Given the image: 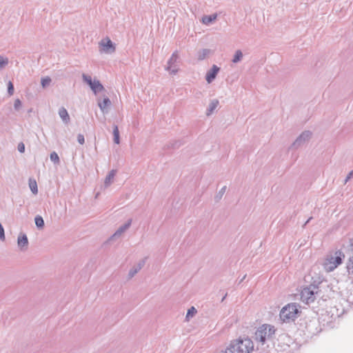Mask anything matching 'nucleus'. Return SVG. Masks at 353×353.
<instances>
[{
  "label": "nucleus",
  "instance_id": "obj_6",
  "mask_svg": "<svg viewBox=\"0 0 353 353\" xmlns=\"http://www.w3.org/2000/svg\"><path fill=\"white\" fill-rule=\"evenodd\" d=\"M342 263L341 252H336V256H328L324 261L323 269L327 272H330L336 268Z\"/></svg>",
  "mask_w": 353,
  "mask_h": 353
},
{
  "label": "nucleus",
  "instance_id": "obj_11",
  "mask_svg": "<svg viewBox=\"0 0 353 353\" xmlns=\"http://www.w3.org/2000/svg\"><path fill=\"white\" fill-rule=\"evenodd\" d=\"M220 68L216 65H213L212 68L207 72L205 75V80L208 83H211L216 78L218 72H219Z\"/></svg>",
  "mask_w": 353,
  "mask_h": 353
},
{
  "label": "nucleus",
  "instance_id": "obj_22",
  "mask_svg": "<svg viewBox=\"0 0 353 353\" xmlns=\"http://www.w3.org/2000/svg\"><path fill=\"white\" fill-rule=\"evenodd\" d=\"M29 187H30L31 192L34 194H37L38 193L37 183L35 180H34V179L29 180Z\"/></svg>",
  "mask_w": 353,
  "mask_h": 353
},
{
  "label": "nucleus",
  "instance_id": "obj_19",
  "mask_svg": "<svg viewBox=\"0 0 353 353\" xmlns=\"http://www.w3.org/2000/svg\"><path fill=\"white\" fill-rule=\"evenodd\" d=\"M210 50L209 49H202L196 54L197 59L199 61L204 60L210 54Z\"/></svg>",
  "mask_w": 353,
  "mask_h": 353
},
{
  "label": "nucleus",
  "instance_id": "obj_20",
  "mask_svg": "<svg viewBox=\"0 0 353 353\" xmlns=\"http://www.w3.org/2000/svg\"><path fill=\"white\" fill-rule=\"evenodd\" d=\"M197 311L194 306H192L188 310V312L185 315V321H189L191 318H192L196 314Z\"/></svg>",
  "mask_w": 353,
  "mask_h": 353
},
{
  "label": "nucleus",
  "instance_id": "obj_34",
  "mask_svg": "<svg viewBox=\"0 0 353 353\" xmlns=\"http://www.w3.org/2000/svg\"><path fill=\"white\" fill-rule=\"evenodd\" d=\"M353 176V170L350 171L346 178L345 179V183H346Z\"/></svg>",
  "mask_w": 353,
  "mask_h": 353
},
{
  "label": "nucleus",
  "instance_id": "obj_29",
  "mask_svg": "<svg viewBox=\"0 0 353 353\" xmlns=\"http://www.w3.org/2000/svg\"><path fill=\"white\" fill-rule=\"evenodd\" d=\"M22 107V103L19 99H16L14 102V108L15 110H19Z\"/></svg>",
  "mask_w": 353,
  "mask_h": 353
},
{
  "label": "nucleus",
  "instance_id": "obj_30",
  "mask_svg": "<svg viewBox=\"0 0 353 353\" xmlns=\"http://www.w3.org/2000/svg\"><path fill=\"white\" fill-rule=\"evenodd\" d=\"M8 93L9 96H12L14 93V86L10 81L8 82Z\"/></svg>",
  "mask_w": 353,
  "mask_h": 353
},
{
  "label": "nucleus",
  "instance_id": "obj_18",
  "mask_svg": "<svg viewBox=\"0 0 353 353\" xmlns=\"http://www.w3.org/2000/svg\"><path fill=\"white\" fill-rule=\"evenodd\" d=\"M217 18V14H213L211 15H205L202 17V23L205 25H209L214 21H215Z\"/></svg>",
  "mask_w": 353,
  "mask_h": 353
},
{
  "label": "nucleus",
  "instance_id": "obj_4",
  "mask_svg": "<svg viewBox=\"0 0 353 353\" xmlns=\"http://www.w3.org/2000/svg\"><path fill=\"white\" fill-rule=\"evenodd\" d=\"M179 52L176 50L172 52L170 57L168 59L166 65H165V70L171 75H175L179 71Z\"/></svg>",
  "mask_w": 353,
  "mask_h": 353
},
{
  "label": "nucleus",
  "instance_id": "obj_37",
  "mask_svg": "<svg viewBox=\"0 0 353 353\" xmlns=\"http://www.w3.org/2000/svg\"><path fill=\"white\" fill-rule=\"evenodd\" d=\"M312 219V217H310V218L307 220V221L305 222V225H306L307 223H309Z\"/></svg>",
  "mask_w": 353,
  "mask_h": 353
},
{
  "label": "nucleus",
  "instance_id": "obj_15",
  "mask_svg": "<svg viewBox=\"0 0 353 353\" xmlns=\"http://www.w3.org/2000/svg\"><path fill=\"white\" fill-rule=\"evenodd\" d=\"M17 243L21 250L27 248L28 245V240L26 234H23L19 235L17 239Z\"/></svg>",
  "mask_w": 353,
  "mask_h": 353
},
{
  "label": "nucleus",
  "instance_id": "obj_7",
  "mask_svg": "<svg viewBox=\"0 0 353 353\" xmlns=\"http://www.w3.org/2000/svg\"><path fill=\"white\" fill-rule=\"evenodd\" d=\"M83 81L86 83L94 92V94L104 90L103 85L100 83L98 79H94L92 80V77L85 74H82Z\"/></svg>",
  "mask_w": 353,
  "mask_h": 353
},
{
  "label": "nucleus",
  "instance_id": "obj_5",
  "mask_svg": "<svg viewBox=\"0 0 353 353\" xmlns=\"http://www.w3.org/2000/svg\"><path fill=\"white\" fill-rule=\"evenodd\" d=\"M319 291V287L316 285H310L303 288L301 292V301L307 304L314 302Z\"/></svg>",
  "mask_w": 353,
  "mask_h": 353
},
{
  "label": "nucleus",
  "instance_id": "obj_33",
  "mask_svg": "<svg viewBox=\"0 0 353 353\" xmlns=\"http://www.w3.org/2000/svg\"><path fill=\"white\" fill-rule=\"evenodd\" d=\"M18 150L20 153H23L25 151V145L23 143H20L18 145Z\"/></svg>",
  "mask_w": 353,
  "mask_h": 353
},
{
  "label": "nucleus",
  "instance_id": "obj_10",
  "mask_svg": "<svg viewBox=\"0 0 353 353\" xmlns=\"http://www.w3.org/2000/svg\"><path fill=\"white\" fill-rule=\"evenodd\" d=\"M132 222V219H129L126 223L119 227V228L114 232V233L110 236V239H114L121 236V235L125 232L131 225Z\"/></svg>",
  "mask_w": 353,
  "mask_h": 353
},
{
  "label": "nucleus",
  "instance_id": "obj_36",
  "mask_svg": "<svg viewBox=\"0 0 353 353\" xmlns=\"http://www.w3.org/2000/svg\"><path fill=\"white\" fill-rule=\"evenodd\" d=\"M225 189H226V187L224 186L223 187L220 191H219V194H221V196L224 194L225 191Z\"/></svg>",
  "mask_w": 353,
  "mask_h": 353
},
{
  "label": "nucleus",
  "instance_id": "obj_25",
  "mask_svg": "<svg viewBox=\"0 0 353 353\" xmlns=\"http://www.w3.org/2000/svg\"><path fill=\"white\" fill-rule=\"evenodd\" d=\"M52 79L50 77H44L41 79V85L43 88L48 87L51 83Z\"/></svg>",
  "mask_w": 353,
  "mask_h": 353
},
{
  "label": "nucleus",
  "instance_id": "obj_17",
  "mask_svg": "<svg viewBox=\"0 0 353 353\" xmlns=\"http://www.w3.org/2000/svg\"><path fill=\"white\" fill-rule=\"evenodd\" d=\"M115 174L116 170H112L111 171L109 172L104 181V185L105 187H108L111 185Z\"/></svg>",
  "mask_w": 353,
  "mask_h": 353
},
{
  "label": "nucleus",
  "instance_id": "obj_31",
  "mask_svg": "<svg viewBox=\"0 0 353 353\" xmlns=\"http://www.w3.org/2000/svg\"><path fill=\"white\" fill-rule=\"evenodd\" d=\"M5 238L6 237H5L4 229H3L1 223H0V240L4 241Z\"/></svg>",
  "mask_w": 353,
  "mask_h": 353
},
{
  "label": "nucleus",
  "instance_id": "obj_21",
  "mask_svg": "<svg viewBox=\"0 0 353 353\" xmlns=\"http://www.w3.org/2000/svg\"><path fill=\"white\" fill-rule=\"evenodd\" d=\"M243 58V53L241 50H237L235 51L233 59L232 60L233 63H239Z\"/></svg>",
  "mask_w": 353,
  "mask_h": 353
},
{
  "label": "nucleus",
  "instance_id": "obj_13",
  "mask_svg": "<svg viewBox=\"0 0 353 353\" xmlns=\"http://www.w3.org/2000/svg\"><path fill=\"white\" fill-rule=\"evenodd\" d=\"M145 264V261H142L139 262L136 265L133 266L128 272V279H132L143 268Z\"/></svg>",
  "mask_w": 353,
  "mask_h": 353
},
{
  "label": "nucleus",
  "instance_id": "obj_23",
  "mask_svg": "<svg viewBox=\"0 0 353 353\" xmlns=\"http://www.w3.org/2000/svg\"><path fill=\"white\" fill-rule=\"evenodd\" d=\"M34 223L39 229H42L44 226V221L41 216L37 215L34 218Z\"/></svg>",
  "mask_w": 353,
  "mask_h": 353
},
{
  "label": "nucleus",
  "instance_id": "obj_12",
  "mask_svg": "<svg viewBox=\"0 0 353 353\" xmlns=\"http://www.w3.org/2000/svg\"><path fill=\"white\" fill-rule=\"evenodd\" d=\"M111 101L108 97H105L103 99V101H98V106L103 114L108 112V109L111 106Z\"/></svg>",
  "mask_w": 353,
  "mask_h": 353
},
{
  "label": "nucleus",
  "instance_id": "obj_8",
  "mask_svg": "<svg viewBox=\"0 0 353 353\" xmlns=\"http://www.w3.org/2000/svg\"><path fill=\"white\" fill-rule=\"evenodd\" d=\"M100 52L105 54H112L116 50L115 44L112 43L109 37H105L99 42Z\"/></svg>",
  "mask_w": 353,
  "mask_h": 353
},
{
  "label": "nucleus",
  "instance_id": "obj_24",
  "mask_svg": "<svg viewBox=\"0 0 353 353\" xmlns=\"http://www.w3.org/2000/svg\"><path fill=\"white\" fill-rule=\"evenodd\" d=\"M113 136H114V142L116 144H119L120 139H119V132L118 129V126L114 125L113 126Z\"/></svg>",
  "mask_w": 353,
  "mask_h": 353
},
{
  "label": "nucleus",
  "instance_id": "obj_16",
  "mask_svg": "<svg viewBox=\"0 0 353 353\" xmlns=\"http://www.w3.org/2000/svg\"><path fill=\"white\" fill-rule=\"evenodd\" d=\"M59 115L64 123H68L69 122L70 117L65 108H61L59 110Z\"/></svg>",
  "mask_w": 353,
  "mask_h": 353
},
{
  "label": "nucleus",
  "instance_id": "obj_2",
  "mask_svg": "<svg viewBox=\"0 0 353 353\" xmlns=\"http://www.w3.org/2000/svg\"><path fill=\"white\" fill-rule=\"evenodd\" d=\"M276 331L274 325L268 323L262 324L256 330L254 339L257 343L264 345L274 339Z\"/></svg>",
  "mask_w": 353,
  "mask_h": 353
},
{
  "label": "nucleus",
  "instance_id": "obj_35",
  "mask_svg": "<svg viewBox=\"0 0 353 353\" xmlns=\"http://www.w3.org/2000/svg\"><path fill=\"white\" fill-rule=\"evenodd\" d=\"M350 250L353 252V238L350 239L349 244Z\"/></svg>",
  "mask_w": 353,
  "mask_h": 353
},
{
  "label": "nucleus",
  "instance_id": "obj_9",
  "mask_svg": "<svg viewBox=\"0 0 353 353\" xmlns=\"http://www.w3.org/2000/svg\"><path fill=\"white\" fill-rule=\"evenodd\" d=\"M312 133L310 131L303 132L294 141L292 145L295 148H299L311 138Z\"/></svg>",
  "mask_w": 353,
  "mask_h": 353
},
{
  "label": "nucleus",
  "instance_id": "obj_32",
  "mask_svg": "<svg viewBox=\"0 0 353 353\" xmlns=\"http://www.w3.org/2000/svg\"><path fill=\"white\" fill-rule=\"evenodd\" d=\"M77 141L79 144L83 145L85 143L84 136L81 134H79L77 136Z\"/></svg>",
  "mask_w": 353,
  "mask_h": 353
},
{
  "label": "nucleus",
  "instance_id": "obj_1",
  "mask_svg": "<svg viewBox=\"0 0 353 353\" xmlns=\"http://www.w3.org/2000/svg\"><path fill=\"white\" fill-rule=\"evenodd\" d=\"M254 350L253 341L249 338L232 341L225 350V353H251Z\"/></svg>",
  "mask_w": 353,
  "mask_h": 353
},
{
  "label": "nucleus",
  "instance_id": "obj_3",
  "mask_svg": "<svg viewBox=\"0 0 353 353\" xmlns=\"http://www.w3.org/2000/svg\"><path fill=\"white\" fill-rule=\"evenodd\" d=\"M299 305L296 303H288L280 311L279 318L283 323L294 321L299 313Z\"/></svg>",
  "mask_w": 353,
  "mask_h": 353
},
{
  "label": "nucleus",
  "instance_id": "obj_26",
  "mask_svg": "<svg viewBox=\"0 0 353 353\" xmlns=\"http://www.w3.org/2000/svg\"><path fill=\"white\" fill-rule=\"evenodd\" d=\"M347 271L349 274H353V256L347 261Z\"/></svg>",
  "mask_w": 353,
  "mask_h": 353
},
{
  "label": "nucleus",
  "instance_id": "obj_28",
  "mask_svg": "<svg viewBox=\"0 0 353 353\" xmlns=\"http://www.w3.org/2000/svg\"><path fill=\"white\" fill-rule=\"evenodd\" d=\"M50 160L56 164H59L60 162L59 155L56 152H51L50 155Z\"/></svg>",
  "mask_w": 353,
  "mask_h": 353
},
{
  "label": "nucleus",
  "instance_id": "obj_27",
  "mask_svg": "<svg viewBox=\"0 0 353 353\" xmlns=\"http://www.w3.org/2000/svg\"><path fill=\"white\" fill-rule=\"evenodd\" d=\"M9 63L8 58L4 56H0V70L5 68Z\"/></svg>",
  "mask_w": 353,
  "mask_h": 353
},
{
  "label": "nucleus",
  "instance_id": "obj_38",
  "mask_svg": "<svg viewBox=\"0 0 353 353\" xmlns=\"http://www.w3.org/2000/svg\"><path fill=\"white\" fill-rule=\"evenodd\" d=\"M226 296H227V294L223 297L221 301H223V300L225 299Z\"/></svg>",
  "mask_w": 353,
  "mask_h": 353
},
{
  "label": "nucleus",
  "instance_id": "obj_14",
  "mask_svg": "<svg viewBox=\"0 0 353 353\" xmlns=\"http://www.w3.org/2000/svg\"><path fill=\"white\" fill-rule=\"evenodd\" d=\"M219 104V101L218 99H212L210 103H209V105L207 108V110H206V115L207 116H210L211 114H213L214 111L216 109V108L218 107Z\"/></svg>",
  "mask_w": 353,
  "mask_h": 353
}]
</instances>
